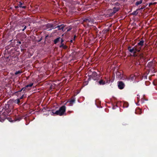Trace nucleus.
<instances>
[{
    "mask_svg": "<svg viewBox=\"0 0 157 157\" xmlns=\"http://www.w3.org/2000/svg\"><path fill=\"white\" fill-rule=\"evenodd\" d=\"M22 90H23L21 89V90H19V91H18L17 92H16V93H18V92H21L22 91Z\"/></svg>",
    "mask_w": 157,
    "mask_h": 157,
    "instance_id": "7c9ffc66",
    "label": "nucleus"
},
{
    "mask_svg": "<svg viewBox=\"0 0 157 157\" xmlns=\"http://www.w3.org/2000/svg\"><path fill=\"white\" fill-rule=\"evenodd\" d=\"M48 35H47L45 37V40L48 37Z\"/></svg>",
    "mask_w": 157,
    "mask_h": 157,
    "instance_id": "c9c22d12",
    "label": "nucleus"
},
{
    "mask_svg": "<svg viewBox=\"0 0 157 157\" xmlns=\"http://www.w3.org/2000/svg\"><path fill=\"white\" fill-rule=\"evenodd\" d=\"M66 107L65 105H63L61 107L59 110L55 111L52 110V113L54 114L59 116H62L63 115L66 111Z\"/></svg>",
    "mask_w": 157,
    "mask_h": 157,
    "instance_id": "f03ea898",
    "label": "nucleus"
},
{
    "mask_svg": "<svg viewBox=\"0 0 157 157\" xmlns=\"http://www.w3.org/2000/svg\"><path fill=\"white\" fill-rule=\"evenodd\" d=\"M94 21L93 19L89 17L86 18H84L83 19V21L87 23L90 22L91 24H93L94 23Z\"/></svg>",
    "mask_w": 157,
    "mask_h": 157,
    "instance_id": "423d86ee",
    "label": "nucleus"
},
{
    "mask_svg": "<svg viewBox=\"0 0 157 157\" xmlns=\"http://www.w3.org/2000/svg\"><path fill=\"white\" fill-rule=\"evenodd\" d=\"M13 102L14 103L19 104L20 103V100L19 98L13 101Z\"/></svg>",
    "mask_w": 157,
    "mask_h": 157,
    "instance_id": "dca6fc26",
    "label": "nucleus"
},
{
    "mask_svg": "<svg viewBox=\"0 0 157 157\" xmlns=\"http://www.w3.org/2000/svg\"><path fill=\"white\" fill-rule=\"evenodd\" d=\"M24 96V95L23 94L22 95L21 97H20V98L19 99H20V100L21 99L23 98Z\"/></svg>",
    "mask_w": 157,
    "mask_h": 157,
    "instance_id": "393cba45",
    "label": "nucleus"
},
{
    "mask_svg": "<svg viewBox=\"0 0 157 157\" xmlns=\"http://www.w3.org/2000/svg\"><path fill=\"white\" fill-rule=\"evenodd\" d=\"M23 36L24 38H26V34H25V33H24L23 34Z\"/></svg>",
    "mask_w": 157,
    "mask_h": 157,
    "instance_id": "cd10ccee",
    "label": "nucleus"
},
{
    "mask_svg": "<svg viewBox=\"0 0 157 157\" xmlns=\"http://www.w3.org/2000/svg\"><path fill=\"white\" fill-rule=\"evenodd\" d=\"M156 4V2L153 3V5H155Z\"/></svg>",
    "mask_w": 157,
    "mask_h": 157,
    "instance_id": "58836bf2",
    "label": "nucleus"
},
{
    "mask_svg": "<svg viewBox=\"0 0 157 157\" xmlns=\"http://www.w3.org/2000/svg\"><path fill=\"white\" fill-rule=\"evenodd\" d=\"M153 63L152 61L148 63L147 66L149 68H151L153 65Z\"/></svg>",
    "mask_w": 157,
    "mask_h": 157,
    "instance_id": "2eb2a0df",
    "label": "nucleus"
},
{
    "mask_svg": "<svg viewBox=\"0 0 157 157\" xmlns=\"http://www.w3.org/2000/svg\"><path fill=\"white\" fill-rule=\"evenodd\" d=\"M114 5H115V6H119V5H120V4H119V3L118 2H116V3H114Z\"/></svg>",
    "mask_w": 157,
    "mask_h": 157,
    "instance_id": "4be33fe9",
    "label": "nucleus"
},
{
    "mask_svg": "<svg viewBox=\"0 0 157 157\" xmlns=\"http://www.w3.org/2000/svg\"><path fill=\"white\" fill-rule=\"evenodd\" d=\"M143 0H140L139 1H137L135 3V5L136 6H138L139 4H141L142 3Z\"/></svg>",
    "mask_w": 157,
    "mask_h": 157,
    "instance_id": "f3484780",
    "label": "nucleus"
},
{
    "mask_svg": "<svg viewBox=\"0 0 157 157\" xmlns=\"http://www.w3.org/2000/svg\"><path fill=\"white\" fill-rule=\"evenodd\" d=\"M98 85H103L105 84V82L103 79H101L99 81L97 82Z\"/></svg>",
    "mask_w": 157,
    "mask_h": 157,
    "instance_id": "9b49d317",
    "label": "nucleus"
},
{
    "mask_svg": "<svg viewBox=\"0 0 157 157\" xmlns=\"http://www.w3.org/2000/svg\"><path fill=\"white\" fill-rule=\"evenodd\" d=\"M64 45V44L63 43H61V44L59 46V48H61L62 47H63Z\"/></svg>",
    "mask_w": 157,
    "mask_h": 157,
    "instance_id": "b1692460",
    "label": "nucleus"
},
{
    "mask_svg": "<svg viewBox=\"0 0 157 157\" xmlns=\"http://www.w3.org/2000/svg\"><path fill=\"white\" fill-rule=\"evenodd\" d=\"M63 49H66L67 48V45H64L63 47Z\"/></svg>",
    "mask_w": 157,
    "mask_h": 157,
    "instance_id": "5701e85b",
    "label": "nucleus"
},
{
    "mask_svg": "<svg viewBox=\"0 0 157 157\" xmlns=\"http://www.w3.org/2000/svg\"><path fill=\"white\" fill-rule=\"evenodd\" d=\"M145 7H146L145 6H142L141 7V8L138 9V10H142L144 9Z\"/></svg>",
    "mask_w": 157,
    "mask_h": 157,
    "instance_id": "412c9836",
    "label": "nucleus"
},
{
    "mask_svg": "<svg viewBox=\"0 0 157 157\" xmlns=\"http://www.w3.org/2000/svg\"><path fill=\"white\" fill-rule=\"evenodd\" d=\"M65 27V25L63 24H62L60 25H58L57 27H55V29L57 28L58 30H63Z\"/></svg>",
    "mask_w": 157,
    "mask_h": 157,
    "instance_id": "9d476101",
    "label": "nucleus"
},
{
    "mask_svg": "<svg viewBox=\"0 0 157 157\" xmlns=\"http://www.w3.org/2000/svg\"><path fill=\"white\" fill-rule=\"evenodd\" d=\"M144 43V41L143 40H140L139 43H138L137 44V46H140V48L142 47Z\"/></svg>",
    "mask_w": 157,
    "mask_h": 157,
    "instance_id": "f8f14e48",
    "label": "nucleus"
},
{
    "mask_svg": "<svg viewBox=\"0 0 157 157\" xmlns=\"http://www.w3.org/2000/svg\"><path fill=\"white\" fill-rule=\"evenodd\" d=\"M23 3H22L21 2H19V4H18L19 7L20 8H22L24 9H25L26 8V6H22Z\"/></svg>",
    "mask_w": 157,
    "mask_h": 157,
    "instance_id": "ddd939ff",
    "label": "nucleus"
},
{
    "mask_svg": "<svg viewBox=\"0 0 157 157\" xmlns=\"http://www.w3.org/2000/svg\"><path fill=\"white\" fill-rule=\"evenodd\" d=\"M19 7L18 6H15V8L16 9H17V8H18V7Z\"/></svg>",
    "mask_w": 157,
    "mask_h": 157,
    "instance_id": "e433bc0d",
    "label": "nucleus"
},
{
    "mask_svg": "<svg viewBox=\"0 0 157 157\" xmlns=\"http://www.w3.org/2000/svg\"><path fill=\"white\" fill-rule=\"evenodd\" d=\"M71 28H69L67 30V32L69 31L70 30H71Z\"/></svg>",
    "mask_w": 157,
    "mask_h": 157,
    "instance_id": "72a5a7b5",
    "label": "nucleus"
},
{
    "mask_svg": "<svg viewBox=\"0 0 157 157\" xmlns=\"http://www.w3.org/2000/svg\"><path fill=\"white\" fill-rule=\"evenodd\" d=\"M117 75H121V74L119 72H117L116 73Z\"/></svg>",
    "mask_w": 157,
    "mask_h": 157,
    "instance_id": "c756f323",
    "label": "nucleus"
},
{
    "mask_svg": "<svg viewBox=\"0 0 157 157\" xmlns=\"http://www.w3.org/2000/svg\"><path fill=\"white\" fill-rule=\"evenodd\" d=\"M26 28H27L26 26H25L24 27V29H22V31H24V30H25L26 29Z\"/></svg>",
    "mask_w": 157,
    "mask_h": 157,
    "instance_id": "c85d7f7f",
    "label": "nucleus"
},
{
    "mask_svg": "<svg viewBox=\"0 0 157 157\" xmlns=\"http://www.w3.org/2000/svg\"><path fill=\"white\" fill-rule=\"evenodd\" d=\"M118 86L120 89H123L125 86L124 84L122 81H120L118 82Z\"/></svg>",
    "mask_w": 157,
    "mask_h": 157,
    "instance_id": "6e6552de",
    "label": "nucleus"
},
{
    "mask_svg": "<svg viewBox=\"0 0 157 157\" xmlns=\"http://www.w3.org/2000/svg\"><path fill=\"white\" fill-rule=\"evenodd\" d=\"M128 49L130 52L132 54V56L136 57L137 56L138 53L140 51V47H138L137 45L134 47L129 46L128 47Z\"/></svg>",
    "mask_w": 157,
    "mask_h": 157,
    "instance_id": "f257e3e1",
    "label": "nucleus"
},
{
    "mask_svg": "<svg viewBox=\"0 0 157 157\" xmlns=\"http://www.w3.org/2000/svg\"><path fill=\"white\" fill-rule=\"evenodd\" d=\"M76 36L75 35V36H74V40H75V38H76Z\"/></svg>",
    "mask_w": 157,
    "mask_h": 157,
    "instance_id": "4c0bfd02",
    "label": "nucleus"
},
{
    "mask_svg": "<svg viewBox=\"0 0 157 157\" xmlns=\"http://www.w3.org/2000/svg\"><path fill=\"white\" fill-rule=\"evenodd\" d=\"M63 41H64V40L62 39H61V43H63Z\"/></svg>",
    "mask_w": 157,
    "mask_h": 157,
    "instance_id": "2f4dec72",
    "label": "nucleus"
},
{
    "mask_svg": "<svg viewBox=\"0 0 157 157\" xmlns=\"http://www.w3.org/2000/svg\"><path fill=\"white\" fill-rule=\"evenodd\" d=\"M120 10V8L115 7L113 8V10H110V12L109 14V17L112 16L116 12Z\"/></svg>",
    "mask_w": 157,
    "mask_h": 157,
    "instance_id": "39448f33",
    "label": "nucleus"
},
{
    "mask_svg": "<svg viewBox=\"0 0 157 157\" xmlns=\"http://www.w3.org/2000/svg\"><path fill=\"white\" fill-rule=\"evenodd\" d=\"M42 39H43V37H42L39 40H38L37 42H40L42 40Z\"/></svg>",
    "mask_w": 157,
    "mask_h": 157,
    "instance_id": "bb28decb",
    "label": "nucleus"
},
{
    "mask_svg": "<svg viewBox=\"0 0 157 157\" xmlns=\"http://www.w3.org/2000/svg\"><path fill=\"white\" fill-rule=\"evenodd\" d=\"M141 112H140V114H141Z\"/></svg>",
    "mask_w": 157,
    "mask_h": 157,
    "instance_id": "79ce46f5",
    "label": "nucleus"
},
{
    "mask_svg": "<svg viewBox=\"0 0 157 157\" xmlns=\"http://www.w3.org/2000/svg\"><path fill=\"white\" fill-rule=\"evenodd\" d=\"M138 10L137 9L136 10L134 11H133L131 14L132 15H136L138 14V12L137 11V10Z\"/></svg>",
    "mask_w": 157,
    "mask_h": 157,
    "instance_id": "a211bd4d",
    "label": "nucleus"
},
{
    "mask_svg": "<svg viewBox=\"0 0 157 157\" xmlns=\"http://www.w3.org/2000/svg\"><path fill=\"white\" fill-rule=\"evenodd\" d=\"M22 73V72L20 71H16L15 73V75H17L18 74H20Z\"/></svg>",
    "mask_w": 157,
    "mask_h": 157,
    "instance_id": "aec40b11",
    "label": "nucleus"
},
{
    "mask_svg": "<svg viewBox=\"0 0 157 157\" xmlns=\"http://www.w3.org/2000/svg\"><path fill=\"white\" fill-rule=\"evenodd\" d=\"M60 37H58L54 40V44H56L57 43H58L60 41Z\"/></svg>",
    "mask_w": 157,
    "mask_h": 157,
    "instance_id": "4468645a",
    "label": "nucleus"
},
{
    "mask_svg": "<svg viewBox=\"0 0 157 157\" xmlns=\"http://www.w3.org/2000/svg\"><path fill=\"white\" fill-rule=\"evenodd\" d=\"M6 111V112L3 113L2 115H1V113H0V121L1 122H2L4 121L5 119H6V115L9 114V113L10 112V111L8 112L7 110Z\"/></svg>",
    "mask_w": 157,
    "mask_h": 157,
    "instance_id": "20e7f679",
    "label": "nucleus"
},
{
    "mask_svg": "<svg viewBox=\"0 0 157 157\" xmlns=\"http://www.w3.org/2000/svg\"><path fill=\"white\" fill-rule=\"evenodd\" d=\"M45 26L46 29H48V30H50L53 29H54L55 26L52 24L48 23Z\"/></svg>",
    "mask_w": 157,
    "mask_h": 157,
    "instance_id": "0eeeda50",
    "label": "nucleus"
},
{
    "mask_svg": "<svg viewBox=\"0 0 157 157\" xmlns=\"http://www.w3.org/2000/svg\"><path fill=\"white\" fill-rule=\"evenodd\" d=\"M33 85V83H31L27 85L26 86V87L27 88L28 87H32Z\"/></svg>",
    "mask_w": 157,
    "mask_h": 157,
    "instance_id": "6ab92c4d",
    "label": "nucleus"
},
{
    "mask_svg": "<svg viewBox=\"0 0 157 157\" xmlns=\"http://www.w3.org/2000/svg\"><path fill=\"white\" fill-rule=\"evenodd\" d=\"M153 5V3L152 2H151V3H150L149 4V6H150L151 5Z\"/></svg>",
    "mask_w": 157,
    "mask_h": 157,
    "instance_id": "f704fd0d",
    "label": "nucleus"
},
{
    "mask_svg": "<svg viewBox=\"0 0 157 157\" xmlns=\"http://www.w3.org/2000/svg\"><path fill=\"white\" fill-rule=\"evenodd\" d=\"M75 98H71L70 100L67 101L66 104L69 103V106H72L73 104L75 103Z\"/></svg>",
    "mask_w": 157,
    "mask_h": 157,
    "instance_id": "1a4fd4ad",
    "label": "nucleus"
},
{
    "mask_svg": "<svg viewBox=\"0 0 157 157\" xmlns=\"http://www.w3.org/2000/svg\"><path fill=\"white\" fill-rule=\"evenodd\" d=\"M27 88L26 87V86L24 87H23L22 89V90H23V91H25L26 89V88Z\"/></svg>",
    "mask_w": 157,
    "mask_h": 157,
    "instance_id": "a878e982",
    "label": "nucleus"
},
{
    "mask_svg": "<svg viewBox=\"0 0 157 157\" xmlns=\"http://www.w3.org/2000/svg\"><path fill=\"white\" fill-rule=\"evenodd\" d=\"M70 42H71V43H72L73 42V40H70Z\"/></svg>",
    "mask_w": 157,
    "mask_h": 157,
    "instance_id": "a19ab883",
    "label": "nucleus"
},
{
    "mask_svg": "<svg viewBox=\"0 0 157 157\" xmlns=\"http://www.w3.org/2000/svg\"><path fill=\"white\" fill-rule=\"evenodd\" d=\"M18 43L19 44H21V42L20 41H19L18 42Z\"/></svg>",
    "mask_w": 157,
    "mask_h": 157,
    "instance_id": "ea45409f",
    "label": "nucleus"
},
{
    "mask_svg": "<svg viewBox=\"0 0 157 157\" xmlns=\"http://www.w3.org/2000/svg\"><path fill=\"white\" fill-rule=\"evenodd\" d=\"M140 56L141 57H143V53L141 54L140 55Z\"/></svg>",
    "mask_w": 157,
    "mask_h": 157,
    "instance_id": "473e14b6",
    "label": "nucleus"
},
{
    "mask_svg": "<svg viewBox=\"0 0 157 157\" xmlns=\"http://www.w3.org/2000/svg\"><path fill=\"white\" fill-rule=\"evenodd\" d=\"M88 76L89 80L92 78L94 80H98L99 78L98 74L95 71H93L91 75Z\"/></svg>",
    "mask_w": 157,
    "mask_h": 157,
    "instance_id": "7ed1b4c3",
    "label": "nucleus"
}]
</instances>
